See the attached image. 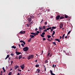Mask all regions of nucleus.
<instances>
[{
    "mask_svg": "<svg viewBox=\"0 0 75 75\" xmlns=\"http://www.w3.org/2000/svg\"><path fill=\"white\" fill-rule=\"evenodd\" d=\"M23 50L24 51H27L28 50V47H25L23 48Z\"/></svg>",
    "mask_w": 75,
    "mask_h": 75,
    "instance_id": "f257e3e1",
    "label": "nucleus"
},
{
    "mask_svg": "<svg viewBox=\"0 0 75 75\" xmlns=\"http://www.w3.org/2000/svg\"><path fill=\"white\" fill-rule=\"evenodd\" d=\"M64 23L63 22H62L61 23L59 24V27L61 28H62L63 27V25H64Z\"/></svg>",
    "mask_w": 75,
    "mask_h": 75,
    "instance_id": "f03ea898",
    "label": "nucleus"
},
{
    "mask_svg": "<svg viewBox=\"0 0 75 75\" xmlns=\"http://www.w3.org/2000/svg\"><path fill=\"white\" fill-rule=\"evenodd\" d=\"M65 18H69V19L68 20L69 21L71 20V18L70 17L68 16V15H67L66 14L65 15Z\"/></svg>",
    "mask_w": 75,
    "mask_h": 75,
    "instance_id": "7ed1b4c3",
    "label": "nucleus"
},
{
    "mask_svg": "<svg viewBox=\"0 0 75 75\" xmlns=\"http://www.w3.org/2000/svg\"><path fill=\"white\" fill-rule=\"evenodd\" d=\"M30 34L32 35H34V36H36V35H38V34L37 33H31Z\"/></svg>",
    "mask_w": 75,
    "mask_h": 75,
    "instance_id": "20e7f679",
    "label": "nucleus"
},
{
    "mask_svg": "<svg viewBox=\"0 0 75 75\" xmlns=\"http://www.w3.org/2000/svg\"><path fill=\"white\" fill-rule=\"evenodd\" d=\"M59 18H60V15H58L57 16L56 18V20H58L59 19Z\"/></svg>",
    "mask_w": 75,
    "mask_h": 75,
    "instance_id": "39448f33",
    "label": "nucleus"
},
{
    "mask_svg": "<svg viewBox=\"0 0 75 75\" xmlns=\"http://www.w3.org/2000/svg\"><path fill=\"white\" fill-rule=\"evenodd\" d=\"M20 67L22 69H24V64H22L20 66Z\"/></svg>",
    "mask_w": 75,
    "mask_h": 75,
    "instance_id": "423d86ee",
    "label": "nucleus"
},
{
    "mask_svg": "<svg viewBox=\"0 0 75 75\" xmlns=\"http://www.w3.org/2000/svg\"><path fill=\"white\" fill-rule=\"evenodd\" d=\"M16 55H20V54H21V52H16Z\"/></svg>",
    "mask_w": 75,
    "mask_h": 75,
    "instance_id": "0eeeda50",
    "label": "nucleus"
},
{
    "mask_svg": "<svg viewBox=\"0 0 75 75\" xmlns=\"http://www.w3.org/2000/svg\"><path fill=\"white\" fill-rule=\"evenodd\" d=\"M31 20H32V19L31 18H28V20L29 22H31Z\"/></svg>",
    "mask_w": 75,
    "mask_h": 75,
    "instance_id": "6e6552de",
    "label": "nucleus"
},
{
    "mask_svg": "<svg viewBox=\"0 0 75 75\" xmlns=\"http://www.w3.org/2000/svg\"><path fill=\"white\" fill-rule=\"evenodd\" d=\"M25 33V31H21L20 33L23 34H24Z\"/></svg>",
    "mask_w": 75,
    "mask_h": 75,
    "instance_id": "1a4fd4ad",
    "label": "nucleus"
},
{
    "mask_svg": "<svg viewBox=\"0 0 75 75\" xmlns=\"http://www.w3.org/2000/svg\"><path fill=\"white\" fill-rule=\"evenodd\" d=\"M20 42H23V43L24 45H25V42L23 41V40H21L20 41Z\"/></svg>",
    "mask_w": 75,
    "mask_h": 75,
    "instance_id": "9d476101",
    "label": "nucleus"
},
{
    "mask_svg": "<svg viewBox=\"0 0 75 75\" xmlns=\"http://www.w3.org/2000/svg\"><path fill=\"white\" fill-rule=\"evenodd\" d=\"M30 56V58L32 59L34 58V56L33 55V54H32L31 55L29 56Z\"/></svg>",
    "mask_w": 75,
    "mask_h": 75,
    "instance_id": "9b49d317",
    "label": "nucleus"
},
{
    "mask_svg": "<svg viewBox=\"0 0 75 75\" xmlns=\"http://www.w3.org/2000/svg\"><path fill=\"white\" fill-rule=\"evenodd\" d=\"M37 73H40V70L39 69H37Z\"/></svg>",
    "mask_w": 75,
    "mask_h": 75,
    "instance_id": "f8f14e48",
    "label": "nucleus"
},
{
    "mask_svg": "<svg viewBox=\"0 0 75 75\" xmlns=\"http://www.w3.org/2000/svg\"><path fill=\"white\" fill-rule=\"evenodd\" d=\"M65 34H64L62 36V40H64V37H65Z\"/></svg>",
    "mask_w": 75,
    "mask_h": 75,
    "instance_id": "ddd939ff",
    "label": "nucleus"
},
{
    "mask_svg": "<svg viewBox=\"0 0 75 75\" xmlns=\"http://www.w3.org/2000/svg\"><path fill=\"white\" fill-rule=\"evenodd\" d=\"M2 69L3 71H4V72H6V70H5V69H4V67H3L2 68Z\"/></svg>",
    "mask_w": 75,
    "mask_h": 75,
    "instance_id": "4468645a",
    "label": "nucleus"
},
{
    "mask_svg": "<svg viewBox=\"0 0 75 75\" xmlns=\"http://www.w3.org/2000/svg\"><path fill=\"white\" fill-rule=\"evenodd\" d=\"M30 37H31L32 38H34V36L32 35H30Z\"/></svg>",
    "mask_w": 75,
    "mask_h": 75,
    "instance_id": "2eb2a0df",
    "label": "nucleus"
},
{
    "mask_svg": "<svg viewBox=\"0 0 75 75\" xmlns=\"http://www.w3.org/2000/svg\"><path fill=\"white\" fill-rule=\"evenodd\" d=\"M39 8L40 10H43V9H44V7H42L41 8Z\"/></svg>",
    "mask_w": 75,
    "mask_h": 75,
    "instance_id": "dca6fc26",
    "label": "nucleus"
},
{
    "mask_svg": "<svg viewBox=\"0 0 75 75\" xmlns=\"http://www.w3.org/2000/svg\"><path fill=\"white\" fill-rule=\"evenodd\" d=\"M39 30H42V27H39Z\"/></svg>",
    "mask_w": 75,
    "mask_h": 75,
    "instance_id": "f3484780",
    "label": "nucleus"
},
{
    "mask_svg": "<svg viewBox=\"0 0 75 75\" xmlns=\"http://www.w3.org/2000/svg\"><path fill=\"white\" fill-rule=\"evenodd\" d=\"M47 36L48 38H50L51 37V36H50V35H47Z\"/></svg>",
    "mask_w": 75,
    "mask_h": 75,
    "instance_id": "a211bd4d",
    "label": "nucleus"
},
{
    "mask_svg": "<svg viewBox=\"0 0 75 75\" xmlns=\"http://www.w3.org/2000/svg\"><path fill=\"white\" fill-rule=\"evenodd\" d=\"M21 58H22V55H19V59H20Z\"/></svg>",
    "mask_w": 75,
    "mask_h": 75,
    "instance_id": "6ab92c4d",
    "label": "nucleus"
},
{
    "mask_svg": "<svg viewBox=\"0 0 75 75\" xmlns=\"http://www.w3.org/2000/svg\"><path fill=\"white\" fill-rule=\"evenodd\" d=\"M15 69H17L18 68V66H15Z\"/></svg>",
    "mask_w": 75,
    "mask_h": 75,
    "instance_id": "aec40b11",
    "label": "nucleus"
},
{
    "mask_svg": "<svg viewBox=\"0 0 75 75\" xmlns=\"http://www.w3.org/2000/svg\"><path fill=\"white\" fill-rule=\"evenodd\" d=\"M9 57L10 56L9 55H7L6 57L5 58V59H7V58H8V57Z\"/></svg>",
    "mask_w": 75,
    "mask_h": 75,
    "instance_id": "412c9836",
    "label": "nucleus"
},
{
    "mask_svg": "<svg viewBox=\"0 0 75 75\" xmlns=\"http://www.w3.org/2000/svg\"><path fill=\"white\" fill-rule=\"evenodd\" d=\"M11 48H14V49H16V47L14 46H13L11 47Z\"/></svg>",
    "mask_w": 75,
    "mask_h": 75,
    "instance_id": "4be33fe9",
    "label": "nucleus"
},
{
    "mask_svg": "<svg viewBox=\"0 0 75 75\" xmlns=\"http://www.w3.org/2000/svg\"><path fill=\"white\" fill-rule=\"evenodd\" d=\"M30 17L31 18H35L34 16H30Z\"/></svg>",
    "mask_w": 75,
    "mask_h": 75,
    "instance_id": "5701e85b",
    "label": "nucleus"
},
{
    "mask_svg": "<svg viewBox=\"0 0 75 75\" xmlns=\"http://www.w3.org/2000/svg\"><path fill=\"white\" fill-rule=\"evenodd\" d=\"M45 63H48V59H47V60H45Z\"/></svg>",
    "mask_w": 75,
    "mask_h": 75,
    "instance_id": "b1692460",
    "label": "nucleus"
},
{
    "mask_svg": "<svg viewBox=\"0 0 75 75\" xmlns=\"http://www.w3.org/2000/svg\"><path fill=\"white\" fill-rule=\"evenodd\" d=\"M64 17L63 16L61 17L60 18V20H61L62 19H64Z\"/></svg>",
    "mask_w": 75,
    "mask_h": 75,
    "instance_id": "393cba45",
    "label": "nucleus"
},
{
    "mask_svg": "<svg viewBox=\"0 0 75 75\" xmlns=\"http://www.w3.org/2000/svg\"><path fill=\"white\" fill-rule=\"evenodd\" d=\"M52 29H56V27L54 26H53V27H52Z\"/></svg>",
    "mask_w": 75,
    "mask_h": 75,
    "instance_id": "a878e982",
    "label": "nucleus"
},
{
    "mask_svg": "<svg viewBox=\"0 0 75 75\" xmlns=\"http://www.w3.org/2000/svg\"><path fill=\"white\" fill-rule=\"evenodd\" d=\"M46 28H45V26H43V27L42 28V30H43V29H45Z\"/></svg>",
    "mask_w": 75,
    "mask_h": 75,
    "instance_id": "bb28decb",
    "label": "nucleus"
},
{
    "mask_svg": "<svg viewBox=\"0 0 75 75\" xmlns=\"http://www.w3.org/2000/svg\"><path fill=\"white\" fill-rule=\"evenodd\" d=\"M11 74H12V72H10L8 74V75H11Z\"/></svg>",
    "mask_w": 75,
    "mask_h": 75,
    "instance_id": "cd10ccee",
    "label": "nucleus"
},
{
    "mask_svg": "<svg viewBox=\"0 0 75 75\" xmlns=\"http://www.w3.org/2000/svg\"><path fill=\"white\" fill-rule=\"evenodd\" d=\"M40 36L42 37H45V36H44V35H42V34L40 35Z\"/></svg>",
    "mask_w": 75,
    "mask_h": 75,
    "instance_id": "c85d7f7f",
    "label": "nucleus"
},
{
    "mask_svg": "<svg viewBox=\"0 0 75 75\" xmlns=\"http://www.w3.org/2000/svg\"><path fill=\"white\" fill-rule=\"evenodd\" d=\"M28 59H31V57H30V56H29L28 57Z\"/></svg>",
    "mask_w": 75,
    "mask_h": 75,
    "instance_id": "c756f323",
    "label": "nucleus"
},
{
    "mask_svg": "<svg viewBox=\"0 0 75 75\" xmlns=\"http://www.w3.org/2000/svg\"><path fill=\"white\" fill-rule=\"evenodd\" d=\"M52 44H53L54 45H57L56 43L55 42H53Z\"/></svg>",
    "mask_w": 75,
    "mask_h": 75,
    "instance_id": "7c9ffc66",
    "label": "nucleus"
},
{
    "mask_svg": "<svg viewBox=\"0 0 75 75\" xmlns=\"http://www.w3.org/2000/svg\"><path fill=\"white\" fill-rule=\"evenodd\" d=\"M71 31H69L68 33H67V35H68L69 34H70V33H71Z\"/></svg>",
    "mask_w": 75,
    "mask_h": 75,
    "instance_id": "2f4dec72",
    "label": "nucleus"
},
{
    "mask_svg": "<svg viewBox=\"0 0 75 75\" xmlns=\"http://www.w3.org/2000/svg\"><path fill=\"white\" fill-rule=\"evenodd\" d=\"M35 67H39V64H37L35 65Z\"/></svg>",
    "mask_w": 75,
    "mask_h": 75,
    "instance_id": "473e14b6",
    "label": "nucleus"
},
{
    "mask_svg": "<svg viewBox=\"0 0 75 75\" xmlns=\"http://www.w3.org/2000/svg\"><path fill=\"white\" fill-rule=\"evenodd\" d=\"M56 67V65H54V64H53L52 67L53 68H55Z\"/></svg>",
    "mask_w": 75,
    "mask_h": 75,
    "instance_id": "72a5a7b5",
    "label": "nucleus"
},
{
    "mask_svg": "<svg viewBox=\"0 0 75 75\" xmlns=\"http://www.w3.org/2000/svg\"><path fill=\"white\" fill-rule=\"evenodd\" d=\"M42 40H43V41H45V40L46 39H45V38H43L42 39Z\"/></svg>",
    "mask_w": 75,
    "mask_h": 75,
    "instance_id": "f704fd0d",
    "label": "nucleus"
},
{
    "mask_svg": "<svg viewBox=\"0 0 75 75\" xmlns=\"http://www.w3.org/2000/svg\"><path fill=\"white\" fill-rule=\"evenodd\" d=\"M44 24L45 25H47V22H45L44 23Z\"/></svg>",
    "mask_w": 75,
    "mask_h": 75,
    "instance_id": "c9c22d12",
    "label": "nucleus"
},
{
    "mask_svg": "<svg viewBox=\"0 0 75 75\" xmlns=\"http://www.w3.org/2000/svg\"><path fill=\"white\" fill-rule=\"evenodd\" d=\"M11 56H14V54H13L12 53H11Z\"/></svg>",
    "mask_w": 75,
    "mask_h": 75,
    "instance_id": "e433bc0d",
    "label": "nucleus"
},
{
    "mask_svg": "<svg viewBox=\"0 0 75 75\" xmlns=\"http://www.w3.org/2000/svg\"><path fill=\"white\" fill-rule=\"evenodd\" d=\"M50 72L51 74L52 73V70H50Z\"/></svg>",
    "mask_w": 75,
    "mask_h": 75,
    "instance_id": "4c0bfd02",
    "label": "nucleus"
},
{
    "mask_svg": "<svg viewBox=\"0 0 75 75\" xmlns=\"http://www.w3.org/2000/svg\"><path fill=\"white\" fill-rule=\"evenodd\" d=\"M55 41H58L59 40V39H55Z\"/></svg>",
    "mask_w": 75,
    "mask_h": 75,
    "instance_id": "58836bf2",
    "label": "nucleus"
},
{
    "mask_svg": "<svg viewBox=\"0 0 75 75\" xmlns=\"http://www.w3.org/2000/svg\"><path fill=\"white\" fill-rule=\"evenodd\" d=\"M45 32H43L42 33V35H44V34H45Z\"/></svg>",
    "mask_w": 75,
    "mask_h": 75,
    "instance_id": "ea45409f",
    "label": "nucleus"
},
{
    "mask_svg": "<svg viewBox=\"0 0 75 75\" xmlns=\"http://www.w3.org/2000/svg\"><path fill=\"white\" fill-rule=\"evenodd\" d=\"M21 45L22 46H23V47H24V45L23 44V43L21 44Z\"/></svg>",
    "mask_w": 75,
    "mask_h": 75,
    "instance_id": "a19ab883",
    "label": "nucleus"
},
{
    "mask_svg": "<svg viewBox=\"0 0 75 75\" xmlns=\"http://www.w3.org/2000/svg\"><path fill=\"white\" fill-rule=\"evenodd\" d=\"M33 24V22H31L30 24V25H31V24Z\"/></svg>",
    "mask_w": 75,
    "mask_h": 75,
    "instance_id": "79ce46f5",
    "label": "nucleus"
},
{
    "mask_svg": "<svg viewBox=\"0 0 75 75\" xmlns=\"http://www.w3.org/2000/svg\"><path fill=\"white\" fill-rule=\"evenodd\" d=\"M31 41V38H30V40H28V42H30Z\"/></svg>",
    "mask_w": 75,
    "mask_h": 75,
    "instance_id": "37998d69",
    "label": "nucleus"
},
{
    "mask_svg": "<svg viewBox=\"0 0 75 75\" xmlns=\"http://www.w3.org/2000/svg\"><path fill=\"white\" fill-rule=\"evenodd\" d=\"M44 67H45V71H46V68H45V66L44 65Z\"/></svg>",
    "mask_w": 75,
    "mask_h": 75,
    "instance_id": "c03bdc74",
    "label": "nucleus"
},
{
    "mask_svg": "<svg viewBox=\"0 0 75 75\" xmlns=\"http://www.w3.org/2000/svg\"><path fill=\"white\" fill-rule=\"evenodd\" d=\"M47 41H51V40L50 39H47Z\"/></svg>",
    "mask_w": 75,
    "mask_h": 75,
    "instance_id": "a18cd8bd",
    "label": "nucleus"
},
{
    "mask_svg": "<svg viewBox=\"0 0 75 75\" xmlns=\"http://www.w3.org/2000/svg\"><path fill=\"white\" fill-rule=\"evenodd\" d=\"M36 33H37V34H38V33H40V31H37Z\"/></svg>",
    "mask_w": 75,
    "mask_h": 75,
    "instance_id": "49530a36",
    "label": "nucleus"
},
{
    "mask_svg": "<svg viewBox=\"0 0 75 75\" xmlns=\"http://www.w3.org/2000/svg\"><path fill=\"white\" fill-rule=\"evenodd\" d=\"M13 61H11V65H12V64H13Z\"/></svg>",
    "mask_w": 75,
    "mask_h": 75,
    "instance_id": "de8ad7c7",
    "label": "nucleus"
},
{
    "mask_svg": "<svg viewBox=\"0 0 75 75\" xmlns=\"http://www.w3.org/2000/svg\"><path fill=\"white\" fill-rule=\"evenodd\" d=\"M43 31H44V32H47V31L46 29H45V30H43Z\"/></svg>",
    "mask_w": 75,
    "mask_h": 75,
    "instance_id": "09e8293b",
    "label": "nucleus"
},
{
    "mask_svg": "<svg viewBox=\"0 0 75 75\" xmlns=\"http://www.w3.org/2000/svg\"><path fill=\"white\" fill-rule=\"evenodd\" d=\"M26 25L27 26V27H29L30 26V25H28V24H27Z\"/></svg>",
    "mask_w": 75,
    "mask_h": 75,
    "instance_id": "8fccbe9b",
    "label": "nucleus"
},
{
    "mask_svg": "<svg viewBox=\"0 0 75 75\" xmlns=\"http://www.w3.org/2000/svg\"><path fill=\"white\" fill-rule=\"evenodd\" d=\"M50 30H51L50 32H52V31L53 30V29H51Z\"/></svg>",
    "mask_w": 75,
    "mask_h": 75,
    "instance_id": "3c124183",
    "label": "nucleus"
},
{
    "mask_svg": "<svg viewBox=\"0 0 75 75\" xmlns=\"http://www.w3.org/2000/svg\"><path fill=\"white\" fill-rule=\"evenodd\" d=\"M48 28L49 30H51V27H50V28Z\"/></svg>",
    "mask_w": 75,
    "mask_h": 75,
    "instance_id": "603ef678",
    "label": "nucleus"
},
{
    "mask_svg": "<svg viewBox=\"0 0 75 75\" xmlns=\"http://www.w3.org/2000/svg\"><path fill=\"white\" fill-rule=\"evenodd\" d=\"M47 11H48L49 12L50 11V9H48V10H47Z\"/></svg>",
    "mask_w": 75,
    "mask_h": 75,
    "instance_id": "864d4df0",
    "label": "nucleus"
},
{
    "mask_svg": "<svg viewBox=\"0 0 75 75\" xmlns=\"http://www.w3.org/2000/svg\"><path fill=\"white\" fill-rule=\"evenodd\" d=\"M16 58L17 59H18V56H17L16 57Z\"/></svg>",
    "mask_w": 75,
    "mask_h": 75,
    "instance_id": "5fc2aeb1",
    "label": "nucleus"
},
{
    "mask_svg": "<svg viewBox=\"0 0 75 75\" xmlns=\"http://www.w3.org/2000/svg\"><path fill=\"white\" fill-rule=\"evenodd\" d=\"M51 74V75H55V74H54V73H52V74Z\"/></svg>",
    "mask_w": 75,
    "mask_h": 75,
    "instance_id": "6e6d98bb",
    "label": "nucleus"
},
{
    "mask_svg": "<svg viewBox=\"0 0 75 75\" xmlns=\"http://www.w3.org/2000/svg\"><path fill=\"white\" fill-rule=\"evenodd\" d=\"M53 34H55V31H53Z\"/></svg>",
    "mask_w": 75,
    "mask_h": 75,
    "instance_id": "4d7b16f0",
    "label": "nucleus"
},
{
    "mask_svg": "<svg viewBox=\"0 0 75 75\" xmlns=\"http://www.w3.org/2000/svg\"><path fill=\"white\" fill-rule=\"evenodd\" d=\"M18 71H21V70H20L19 69H18Z\"/></svg>",
    "mask_w": 75,
    "mask_h": 75,
    "instance_id": "13d9d810",
    "label": "nucleus"
},
{
    "mask_svg": "<svg viewBox=\"0 0 75 75\" xmlns=\"http://www.w3.org/2000/svg\"><path fill=\"white\" fill-rule=\"evenodd\" d=\"M43 21H44V20L43 19H42L41 22V23H42Z\"/></svg>",
    "mask_w": 75,
    "mask_h": 75,
    "instance_id": "bf43d9fd",
    "label": "nucleus"
},
{
    "mask_svg": "<svg viewBox=\"0 0 75 75\" xmlns=\"http://www.w3.org/2000/svg\"><path fill=\"white\" fill-rule=\"evenodd\" d=\"M50 54V53H49L48 54H47V56H49V55Z\"/></svg>",
    "mask_w": 75,
    "mask_h": 75,
    "instance_id": "052dcab7",
    "label": "nucleus"
},
{
    "mask_svg": "<svg viewBox=\"0 0 75 75\" xmlns=\"http://www.w3.org/2000/svg\"><path fill=\"white\" fill-rule=\"evenodd\" d=\"M47 30H49V29H48V28H47L46 29V30L47 31Z\"/></svg>",
    "mask_w": 75,
    "mask_h": 75,
    "instance_id": "680f3d73",
    "label": "nucleus"
},
{
    "mask_svg": "<svg viewBox=\"0 0 75 75\" xmlns=\"http://www.w3.org/2000/svg\"><path fill=\"white\" fill-rule=\"evenodd\" d=\"M51 18H53V16H52L51 17Z\"/></svg>",
    "mask_w": 75,
    "mask_h": 75,
    "instance_id": "e2e57ef3",
    "label": "nucleus"
},
{
    "mask_svg": "<svg viewBox=\"0 0 75 75\" xmlns=\"http://www.w3.org/2000/svg\"><path fill=\"white\" fill-rule=\"evenodd\" d=\"M58 42H61V41H60V40H59L58 41Z\"/></svg>",
    "mask_w": 75,
    "mask_h": 75,
    "instance_id": "0e129e2a",
    "label": "nucleus"
},
{
    "mask_svg": "<svg viewBox=\"0 0 75 75\" xmlns=\"http://www.w3.org/2000/svg\"><path fill=\"white\" fill-rule=\"evenodd\" d=\"M17 75H20V73H18Z\"/></svg>",
    "mask_w": 75,
    "mask_h": 75,
    "instance_id": "69168bd1",
    "label": "nucleus"
},
{
    "mask_svg": "<svg viewBox=\"0 0 75 75\" xmlns=\"http://www.w3.org/2000/svg\"><path fill=\"white\" fill-rule=\"evenodd\" d=\"M18 45H19V47H21V46H20V44H18Z\"/></svg>",
    "mask_w": 75,
    "mask_h": 75,
    "instance_id": "338daca9",
    "label": "nucleus"
},
{
    "mask_svg": "<svg viewBox=\"0 0 75 75\" xmlns=\"http://www.w3.org/2000/svg\"><path fill=\"white\" fill-rule=\"evenodd\" d=\"M65 38H67V36H66L65 37Z\"/></svg>",
    "mask_w": 75,
    "mask_h": 75,
    "instance_id": "774afa93",
    "label": "nucleus"
}]
</instances>
